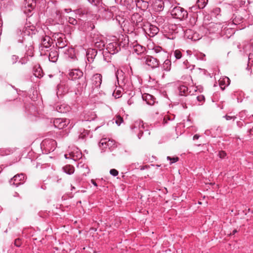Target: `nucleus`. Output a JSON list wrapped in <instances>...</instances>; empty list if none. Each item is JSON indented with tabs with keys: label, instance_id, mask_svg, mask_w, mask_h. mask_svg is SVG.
Returning a JSON list of instances; mask_svg holds the SVG:
<instances>
[{
	"label": "nucleus",
	"instance_id": "nucleus-1",
	"mask_svg": "<svg viewBox=\"0 0 253 253\" xmlns=\"http://www.w3.org/2000/svg\"><path fill=\"white\" fill-rule=\"evenodd\" d=\"M118 42V45L120 46L119 49L116 47V43H111L108 44L107 49L110 50L108 51L111 54H114L118 52L121 47L125 48L126 46H127L128 44V38L126 36H124L122 35L119 37Z\"/></svg>",
	"mask_w": 253,
	"mask_h": 253
},
{
	"label": "nucleus",
	"instance_id": "nucleus-2",
	"mask_svg": "<svg viewBox=\"0 0 253 253\" xmlns=\"http://www.w3.org/2000/svg\"><path fill=\"white\" fill-rule=\"evenodd\" d=\"M172 17L180 20L187 18L188 12L183 8L180 6L174 7L170 11Z\"/></svg>",
	"mask_w": 253,
	"mask_h": 253
},
{
	"label": "nucleus",
	"instance_id": "nucleus-3",
	"mask_svg": "<svg viewBox=\"0 0 253 253\" xmlns=\"http://www.w3.org/2000/svg\"><path fill=\"white\" fill-rule=\"evenodd\" d=\"M142 29L144 32L150 37H154L159 31V29L156 26L153 25L147 22H145Z\"/></svg>",
	"mask_w": 253,
	"mask_h": 253
},
{
	"label": "nucleus",
	"instance_id": "nucleus-4",
	"mask_svg": "<svg viewBox=\"0 0 253 253\" xmlns=\"http://www.w3.org/2000/svg\"><path fill=\"white\" fill-rule=\"evenodd\" d=\"M145 126L144 123L141 120L136 121L133 126L131 127V129L136 133H138L137 137L139 139H140L143 133V129H144Z\"/></svg>",
	"mask_w": 253,
	"mask_h": 253
},
{
	"label": "nucleus",
	"instance_id": "nucleus-5",
	"mask_svg": "<svg viewBox=\"0 0 253 253\" xmlns=\"http://www.w3.org/2000/svg\"><path fill=\"white\" fill-rule=\"evenodd\" d=\"M99 146H102L104 148H108L110 151H112L117 147V145L114 140L105 138L101 139L99 142Z\"/></svg>",
	"mask_w": 253,
	"mask_h": 253
},
{
	"label": "nucleus",
	"instance_id": "nucleus-6",
	"mask_svg": "<svg viewBox=\"0 0 253 253\" xmlns=\"http://www.w3.org/2000/svg\"><path fill=\"white\" fill-rule=\"evenodd\" d=\"M132 22L137 28H143L145 22H143V18L141 15L138 13H134L131 18Z\"/></svg>",
	"mask_w": 253,
	"mask_h": 253
},
{
	"label": "nucleus",
	"instance_id": "nucleus-7",
	"mask_svg": "<svg viewBox=\"0 0 253 253\" xmlns=\"http://www.w3.org/2000/svg\"><path fill=\"white\" fill-rule=\"evenodd\" d=\"M141 59L146 65L153 68L157 67L159 65V60L156 58H154L151 56H145L142 57Z\"/></svg>",
	"mask_w": 253,
	"mask_h": 253
},
{
	"label": "nucleus",
	"instance_id": "nucleus-8",
	"mask_svg": "<svg viewBox=\"0 0 253 253\" xmlns=\"http://www.w3.org/2000/svg\"><path fill=\"white\" fill-rule=\"evenodd\" d=\"M25 175L24 173L17 174L12 178L9 182L11 185L18 186L24 182Z\"/></svg>",
	"mask_w": 253,
	"mask_h": 253
},
{
	"label": "nucleus",
	"instance_id": "nucleus-9",
	"mask_svg": "<svg viewBox=\"0 0 253 253\" xmlns=\"http://www.w3.org/2000/svg\"><path fill=\"white\" fill-rule=\"evenodd\" d=\"M69 124V120L67 119L57 118L53 121L54 126L60 129L65 128Z\"/></svg>",
	"mask_w": 253,
	"mask_h": 253
},
{
	"label": "nucleus",
	"instance_id": "nucleus-10",
	"mask_svg": "<svg viewBox=\"0 0 253 253\" xmlns=\"http://www.w3.org/2000/svg\"><path fill=\"white\" fill-rule=\"evenodd\" d=\"M56 143L54 140L45 139L42 142V147H43L49 152L53 151L55 148Z\"/></svg>",
	"mask_w": 253,
	"mask_h": 253
},
{
	"label": "nucleus",
	"instance_id": "nucleus-11",
	"mask_svg": "<svg viewBox=\"0 0 253 253\" xmlns=\"http://www.w3.org/2000/svg\"><path fill=\"white\" fill-rule=\"evenodd\" d=\"M184 37L192 41H196L201 39V36L191 29H187L185 31Z\"/></svg>",
	"mask_w": 253,
	"mask_h": 253
},
{
	"label": "nucleus",
	"instance_id": "nucleus-12",
	"mask_svg": "<svg viewBox=\"0 0 253 253\" xmlns=\"http://www.w3.org/2000/svg\"><path fill=\"white\" fill-rule=\"evenodd\" d=\"M91 82L93 89H98L100 87L102 83V75L100 74H94L92 77Z\"/></svg>",
	"mask_w": 253,
	"mask_h": 253
},
{
	"label": "nucleus",
	"instance_id": "nucleus-13",
	"mask_svg": "<svg viewBox=\"0 0 253 253\" xmlns=\"http://www.w3.org/2000/svg\"><path fill=\"white\" fill-rule=\"evenodd\" d=\"M221 132V128L220 126H213L210 129H207L205 133L207 135H211L213 137H215L219 135Z\"/></svg>",
	"mask_w": 253,
	"mask_h": 253
},
{
	"label": "nucleus",
	"instance_id": "nucleus-14",
	"mask_svg": "<svg viewBox=\"0 0 253 253\" xmlns=\"http://www.w3.org/2000/svg\"><path fill=\"white\" fill-rule=\"evenodd\" d=\"M69 76L73 80L80 79L83 76V72L79 69H72L70 71Z\"/></svg>",
	"mask_w": 253,
	"mask_h": 253
},
{
	"label": "nucleus",
	"instance_id": "nucleus-15",
	"mask_svg": "<svg viewBox=\"0 0 253 253\" xmlns=\"http://www.w3.org/2000/svg\"><path fill=\"white\" fill-rule=\"evenodd\" d=\"M124 73L122 71L117 70L116 72V76L119 86L124 88L126 86L125 79L123 76Z\"/></svg>",
	"mask_w": 253,
	"mask_h": 253
},
{
	"label": "nucleus",
	"instance_id": "nucleus-16",
	"mask_svg": "<svg viewBox=\"0 0 253 253\" xmlns=\"http://www.w3.org/2000/svg\"><path fill=\"white\" fill-rule=\"evenodd\" d=\"M55 109L59 113H66L70 110L71 108L66 103H60L56 105Z\"/></svg>",
	"mask_w": 253,
	"mask_h": 253
},
{
	"label": "nucleus",
	"instance_id": "nucleus-17",
	"mask_svg": "<svg viewBox=\"0 0 253 253\" xmlns=\"http://www.w3.org/2000/svg\"><path fill=\"white\" fill-rule=\"evenodd\" d=\"M116 10L117 8L115 6H112L109 9L108 8L107 10L105 9L103 13V16L107 20L110 19L114 16V13Z\"/></svg>",
	"mask_w": 253,
	"mask_h": 253
},
{
	"label": "nucleus",
	"instance_id": "nucleus-18",
	"mask_svg": "<svg viewBox=\"0 0 253 253\" xmlns=\"http://www.w3.org/2000/svg\"><path fill=\"white\" fill-rule=\"evenodd\" d=\"M97 50L95 49H89L86 52V58L89 63L93 61V59L97 55Z\"/></svg>",
	"mask_w": 253,
	"mask_h": 253
},
{
	"label": "nucleus",
	"instance_id": "nucleus-19",
	"mask_svg": "<svg viewBox=\"0 0 253 253\" xmlns=\"http://www.w3.org/2000/svg\"><path fill=\"white\" fill-rule=\"evenodd\" d=\"M142 97L145 100L147 104L152 105L155 102V98L151 94L144 93L142 95Z\"/></svg>",
	"mask_w": 253,
	"mask_h": 253
},
{
	"label": "nucleus",
	"instance_id": "nucleus-20",
	"mask_svg": "<svg viewBox=\"0 0 253 253\" xmlns=\"http://www.w3.org/2000/svg\"><path fill=\"white\" fill-rule=\"evenodd\" d=\"M121 2L129 10L133 9L136 5L135 0H121Z\"/></svg>",
	"mask_w": 253,
	"mask_h": 253
},
{
	"label": "nucleus",
	"instance_id": "nucleus-21",
	"mask_svg": "<svg viewBox=\"0 0 253 253\" xmlns=\"http://www.w3.org/2000/svg\"><path fill=\"white\" fill-rule=\"evenodd\" d=\"M50 38L49 36H45L42 39L41 46L42 48H48L50 46Z\"/></svg>",
	"mask_w": 253,
	"mask_h": 253
},
{
	"label": "nucleus",
	"instance_id": "nucleus-22",
	"mask_svg": "<svg viewBox=\"0 0 253 253\" xmlns=\"http://www.w3.org/2000/svg\"><path fill=\"white\" fill-rule=\"evenodd\" d=\"M135 6L140 8L143 10H146L149 6L148 2L143 0H135Z\"/></svg>",
	"mask_w": 253,
	"mask_h": 253
},
{
	"label": "nucleus",
	"instance_id": "nucleus-23",
	"mask_svg": "<svg viewBox=\"0 0 253 253\" xmlns=\"http://www.w3.org/2000/svg\"><path fill=\"white\" fill-rule=\"evenodd\" d=\"M77 88V91L79 92H82L87 86V82L85 78L82 79L78 83Z\"/></svg>",
	"mask_w": 253,
	"mask_h": 253
},
{
	"label": "nucleus",
	"instance_id": "nucleus-24",
	"mask_svg": "<svg viewBox=\"0 0 253 253\" xmlns=\"http://www.w3.org/2000/svg\"><path fill=\"white\" fill-rule=\"evenodd\" d=\"M230 82V79L227 77L221 78L219 80V86L222 90H224L226 86L229 85Z\"/></svg>",
	"mask_w": 253,
	"mask_h": 253
},
{
	"label": "nucleus",
	"instance_id": "nucleus-25",
	"mask_svg": "<svg viewBox=\"0 0 253 253\" xmlns=\"http://www.w3.org/2000/svg\"><path fill=\"white\" fill-rule=\"evenodd\" d=\"M58 58V52L53 49L51 50L48 55L49 60L52 62H55Z\"/></svg>",
	"mask_w": 253,
	"mask_h": 253
},
{
	"label": "nucleus",
	"instance_id": "nucleus-26",
	"mask_svg": "<svg viewBox=\"0 0 253 253\" xmlns=\"http://www.w3.org/2000/svg\"><path fill=\"white\" fill-rule=\"evenodd\" d=\"M133 52L137 55H140L143 53L145 51V48L138 44L133 45Z\"/></svg>",
	"mask_w": 253,
	"mask_h": 253
},
{
	"label": "nucleus",
	"instance_id": "nucleus-27",
	"mask_svg": "<svg viewBox=\"0 0 253 253\" xmlns=\"http://www.w3.org/2000/svg\"><path fill=\"white\" fill-rule=\"evenodd\" d=\"M65 54L68 56L72 60L76 58L75 54V51L73 48L67 47L64 51Z\"/></svg>",
	"mask_w": 253,
	"mask_h": 253
},
{
	"label": "nucleus",
	"instance_id": "nucleus-28",
	"mask_svg": "<svg viewBox=\"0 0 253 253\" xmlns=\"http://www.w3.org/2000/svg\"><path fill=\"white\" fill-rule=\"evenodd\" d=\"M62 169L64 172L68 174H72L75 171L74 167L70 165H67L62 168Z\"/></svg>",
	"mask_w": 253,
	"mask_h": 253
},
{
	"label": "nucleus",
	"instance_id": "nucleus-29",
	"mask_svg": "<svg viewBox=\"0 0 253 253\" xmlns=\"http://www.w3.org/2000/svg\"><path fill=\"white\" fill-rule=\"evenodd\" d=\"M153 7L157 11H161L164 9V3L161 0L156 1L154 4Z\"/></svg>",
	"mask_w": 253,
	"mask_h": 253
},
{
	"label": "nucleus",
	"instance_id": "nucleus-30",
	"mask_svg": "<svg viewBox=\"0 0 253 253\" xmlns=\"http://www.w3.org/2000/svg\"><path fill=\"white\" fill-rule=\"evenodd\" d=\"M36 1L35 0H25V7L28 8V11H31V9H33L35 6Z\"/></svg>",
	"mask_w": 253,
	"mask_h": 253
},
{
	"label": "nucleus",
	"instance_id": "nucleus-31",
	"mask_svg": "<svg viewBox=\"0 0 253 253\" xmlns=\"http://www.w3.org/2000/svg\"><path fill=\"white\" fill-rule=\"evenodd\" d=\"M233 20L232 21V22L229 24L231 25H237L238 24H240L243 22V18L241 16H237L236 14H234L233 16Z\"/></svg>",
	"mask_w": 253,
	"mask_h": 253
},
{
	"label": "nucleus",
	"instance_id": "nucleus-32",
	"mask_svg": "<svg viewBox=\"0 0 253 253\" xmlns=\"http://www.w3.org/2000/svg\"><path fill=\"white\" fill-rule=\"evenodd\" d=\"M188 87L184 85H180L178 87L179 94L181 96H187L188 95Z\"/></svg>",
	"mask_w": 253,
	"mask_h": 253
},
{
	"label": "nucleus",
	"instance_id": "nucleus-33",
	"mask_svg": "<svg viewBox=\"0 0 253 253\" xmlns=\"http://www.w3.org/2000/svg\"><path fill=\"white\" fill-rule=\"evenodd\" d=\"M171 61L169 59H166L163 64L162 68L166 71H169L171 69Z\"/></svg>",
	"mask_w": 253,
	"mask_h": 253
},
{
	"label": "nucleus",
	"instance_id": "nucleus-34",
	"mask_svg": "<svg viewBox=\"0 0 253 253\" xmlns=\"http://www.w3.org/2000/svg\"><path fill=\"white\" fill-rule=\"evenodd\" d=\"M183 67L185 69H188L190 71H192L195 67V65L190 64L187 60L183 62Z\"/></svg>",
	"mask_w": 253,
	"mask_h": 253
},
{
	"label": "nucleus",
	"instance_id": "nucleus-35",
	"mask_svg": "<svg viewBox=\"0 0 253 253\" xmlns=\"http://www.w3.org/2000/svg\"><path fill=\"white\" fill-rule=\"evenodd\" d=\"M208 1V0H197V5L199 9H203L206 6Z\"/></svg>",
	"mask_w": 253,
	"mask_h": 253
},
{
	"label": "nucleus",
	"instance_id": "nucleus-36",
	"mask_svg": "<svg viewBox=\"0 0 253 253\" xmlns=\"http://www.w3.org/2000/svg\"><path fill=\"white\" fill-rule=\"evenodd\" d=\"M67 43L66 42H64L62 39H58L56 42V46L58 48H63L66 47Z\"/></svg>",
	"mask_w": 253,
	"mask_h": 253
},
{
	"label": "nucleus",
	"instance_id": "nucleus-37",
	"mask_svg": "<svg viewBox=\"0 0 253 253\" xmlns=\"http://www.w3.org/2000/svg\"><path fill=\"white\" fill-rule=\"evenodd\" d=\"M244 49L246 52L253 51V40H251L248 44L245 45Z\"/></svg>",
	"mask_w": 253,
	"mask_h": 253
},
{
	"label": "nucleus",
	"instance_id": "nucleus-38",
	"mask_svg": "<svg viewBox=\"0 0 253 253\" xmlns=\"http://www.w3.org/2000/svg\"><path fill=\"white\" fill-rule=\"evenodd\" d=\"M72 157L73 159L74 160L80 159L82 158V153L79 151L77 150L76 153H74V152H73Z\"/></svg>",
	"mask_w": 253,
	"mask_h": 253
},
{
	"label": "nucleus",
	"instance_id": "nucleus-39",
	"mask_svg": "<svg viewBox=\"0 0 253 253\" xmlns=\"http://www.w3.org/2000/svg\"><path fill=\"white\" fill-rule=\"evenodd\" d=\"M173 55L176 59H179L182 57V53L179 50H175L174 51Z\"/></svg>",
	"mask_w": 253,
	"mask_h": 253
},
{
	"label": "nucleus",
	"instance_id": "nucleus-40",
	"mask_svg": "<svg viewBox=\"0 0 253 253\" xmlns=\"http://www.w3.org/2000/svg\"><path fill=\"white\" fill-rule=\"evenodd\" d=\"M34 75L36 77L39 78H40L42 77V72L41 68H39V69H37V70L35 71V72L34 73Z\"/></svg>",
	"mask_w": 253,
	"mask_h": 253
},
{
	"label": "nucleus",
	"instance_id": "nucleus-41",
	"mask_svg": "<svg viewBox=\"0 0 253 253\" xmlns=\"http://www.w3.org/2000/svg\"><path fill=\"white\" fill-rule=\"evenodd\" d=\"M167 160H169L170 161V164H172L178 161V158L177 157L171 158L169 156H168L167 158Z\"/></svg>",
	"mask_w": 253,
	"mask_h": 253
},
{
	"label": "nucleus",
	"instance_id": "nucleus-42",
	"mask_svg": "<svg viewBox=\"0 0 253 253\" xmlns=\"http://www.w3.org/2000/svg\"><path fill=\"white\" fill-rule=\"evenodd\" d=\"M123 122V119L120 116H117L115 119V122L117 125L120 126Z\"/></svg>",
	"mask_w": 253,
	"mask_h": 253
},
{
	"label": "nucleus",
	"instance_id": "nucleus-43",
	"mask_svg": "<svg viewBox=\"0 0 253 253\" xmlns=\"http://www.w3.org/2000/svg\"><path fill=\"white\" fill-rule=\"evenodd\" d=\"M68 22L70 24L73 25H76L78 23L77 20L76 19L72 17H69Z\"/></svg>",
	"mask_w": 253,
	"mask_h": 253
},
{
	"label": "nucleus",
	"instance_id": "nucleus-44",
	"mask_svg": "<svg viewBox=\"0 0 253 253\" xmlns=\"http://www.w3.org/2000/svg\"><path fill=\"white\" fill-rule=\"evenodd\" d=\"M18 59H19V57L18 56L13 55L11 56V61L12 63L13 64H15V63H16L17 62V61L18 60Z\"/></svg>",
	"mask_w": 253,
	"mask_h": 253
},
{
	"label": "nucleus",
	"instance_id": "nucleus-45",
	"mask_svg": "<svg viewBox=\"0 0 253 253\" xmlns=\"http://www.w3.org/2000/svg\"><path fill=\"white\" fill-rule=\"evenodd\" d=\"M162 48L160 46L155 47L152 49L153 51L156 53H160L162 51Z\"/></svg>",
	"mask_w": 253,
	"mask_h": 253
},
{
	"label": "nucleus",
	"instance_id": "nucleus-46",
	"mask_svg": "<svg viewBox=\"0 0 253 253\" xmlns=\"http://www.w3.org/2000/svg\"><path fill=\"white\" fill-rule=\"evenodd\" d=\"M95 46L102 49L104 46V43L102 42H96L95 43Z\"/></svg>",
	"mask_w": 253,
	"mask_h": 253
},
{
	"label": "nucleus",
	"instance_id": "nucleus-47",
	"mask_svg": "<svg viewBox=\"0 0 253 253\" xmlns=\"http://www.w3.org/2000/svg\"><path fill=\"white\" fill-rule=\"evenodd\" d=\"M110 173L114 176H116L117 175H118L119 172L118 171V170H117L116 169H111L110 170Z\"/></svg>",
	"mask_w": 253,
	"mask_h": 253
},
{
	"label": "nucleus",
	"instance_id": "nucleus-48",
	"mask_svg": "<svg viewBox=\"0 0 253 253\" xmlns=\"http://www.w3.org/2000/svg\"><path fill=\"white\" fill-rule=\"evenodd\" d=\"M193 98L196 99L199 102H202L203 101L204 99H205V97L203 95H199V96H193Z\"/></svg>",
	"mask_w": 253,
	"mask_h": 253
},
{
	"label": "nucleus",
	"instance_id": "nucleus-49",
	"mask_svg": "<svg viewBox=\"0 0 253 253\" xmlns=\"http://www.w3.org/2000/svg\"><path fill=\"white\" fill-rule=\"evenodd\" d=\"M87 0L93 5H97L100 2V0Z\"/></svg>",
	"mask_w": 253,
	"mask_h": 253
},
{
	"label": "nucleus",
	"instance_id": "nucleus-50",
	"mask_svg": "<svg viewBox=\"0 0 253 253\" xmlns=\"http://www.w3.org/2000/svg\"><path fill=\"white\" fill-rule=\"evenodd\" d=\"M226 156V153L223 151H219L218 153V156L221 159L224 158Z\"/></svg>",
	"mask_w": 253,
	"mask_h": 253
},
{
	"label": "nucleus",
	"instance_id": "nucleus-51",
	"mask_svg": "<svg viewBox=\"0 0 253 253\" xmlns=\"http://www.w3.org/2000/svg\"><path fill=\"white\" fill-rule=\"evenodd\" d=\"M91 117L90 118H87L85 117V119L86 121H91L92 120H93L95 118V115L94 113H91Z\"/></svg>",
	"mask_w": 253,
	"mask_h": 253
},
{
	"label": "nucleus",
	"instance_id": "nucleus-52",
	"mask_svg": "<svg viewBox=\"0 0 253 253\" xmlns=\"http://www.w3.org/2000/svg\"><path fill=\"white\" fill-rule=\"evenodd\" d=\"M205 56V55L202 53H200L197 55V58L201 59V60H204V57Z\"/></svg>",
	"mask_w": 253,
	"mask_h": 253
},
{
	"label": "nucleus",
	"instance_id": "nucleus-53",
	"mask_svg": "<svg viewBox=\"0 0 253 253\" xmlns=\"http://www.w3.org/2000/svg\"><path fill=\"white\" fill-rule=\"evenodd\" d=\"M15 245L17 247H20V240L19 239H17L15 241Z\"/></svg>",
	"mask_w": 253,
	"mask_h": 253
},
{
	"label": "nucleus",
	"instance_id": "nucleus-54",
	"mask_svg": "<svg viewBox=\"0 0 253 253\" xmlns=\"http://www.w3.org/2000/svg\"><path fill=\"white\" fill-rule=\"evenodd\" d=\"M224 118H225L226 120H230L232 119V118L235 119L236 117H231L230 116L225 115L224 116Z\"/></svg>",
	"mask_w": 253,
	"mask_h": 253
},
{
	"label": "nucleus",
	"instance_id": "nucleus-55",
	"mask_svg": "<svg viewBox=\"0 0 253 253\" xmlns=\"http://www.w3.org/2000/svg\"><path fill=\"white\" fill-rule=\"evenodd\" d=\"M200 136L199 134H196L193 136V140H197L199 138Z\"/></svg>",
	"mask_w": 253,
	"mask_h": 253
},
{
	"label": "nucleus",
	"instance_id": "nucleus-56",
	"mask_svg": "<svg viewBox=\"0 0 253 253\" xmlns=\"http://www.w3.org/2000/svg\"><path fill=\"white\" fill-rule=\"evenodd\" d=\"M217 27H220V24H211L210 27H214V28H216Z\"/></svg>",
	"mask_w": 253,
	"mask_h": 253
},
{
	"label": "nucleus",
	"instance_id": "nucleus-57",
	"mask_svg": "<svg viewBox=\"0 0 253 253\" xmlns=\"http://www.w3.org/2000/svg\"><path fill=\"white\" fill-rule=\"evenodd\" d=\"M147 168H148L147 166H140V169L141 170H144L145 169H147Z\"/></svg>",
	"mask_w": 253,
	"mask_h": 253
},
{
	"label": "nucleus",
	"instance_id": "nucleus-58",
	"mask_svg": "<svg viewBox=\"0 0 253 253\" xmlns=\"http://www.w3.org/2000/svg\"><path fill=\"white\" fill-rule=\"evenodd\" d=\"M91 182L92 184L93 185H94L95 186H97V183L95 182V181L94 180L92 179V180H91Z\"/></svg>",
	"mask_w": 253,
	"mask_h": 253
},
{
	"label": "nucleus",
	"instance_id": "nucleus-59",
	"mask_svg": "<svg viewBox=\"0 0 253 253\" xmlns=\"http://www.w3.org/2000/svg\"><path fill=\"white\" fill-rule=\"evenodd\" d=\"M64 11L67 12V13H69L71 11V9L70 8H66L64 9Z\"/></svg>",
	"mask_w": 253,
	"mask_h": 253
},
{
	"label": "nucleus",
	"instance_id": "nucleus-60",
	"mask_svg": "<svg viewBox=\"0 0 253 253\" xmlns=\"http://www.w3.org/2000/svg\"><path fill=\"white\" fill-rule=\"evenodd\" d=\"M19 63H20L21 64H24L25 63V62L23 61V60L22 59H21V60H19Z\"/></svg>",
	"mask_w": 253,
	"mask_h": 253
},
{
	"label": "nucleus",
	"instance_id": "nucleus-61",
	"mask_svg": "<svg viewBox=\"0 0 253 253\" xmlns=\"http://www.w3.org/2000/svg\"><path fill=\"white\" fill-rule=\"evenodd\" d=\"M220 10V8H216L215 9V11L216 12H218V11H219Z\"/></svg>",
	"mask_w": 253,
	"mask_h": 253
},
{
	"label": "nucleus",
	"instance_id": "nucleus-62",
	"mask_svg": "<svg viewBox=\"0 0 253 253\" xmlns=\"http://www.w3.org/2000/svg\"><path fill=\"white\" fill-rule=\"evenodd\" d=\"M237 232V230H234L233 231V234H234L235 233Z\"/></svg>",
	"mask_w": 253,
	"mask_h": 253
},
{
	"label": "nucleus",
	"instance_id": "nucleus-63",
	"mask_svg": "<svg viewBox=\"0 0 253 253\" xmlns=\"http://www.w3.org/2000/svg\"><path fill=\"white\" fill-rule=\"evenodd\" d=\"M187 52L188 54H190L191 51L188 50L187 51Z\"/></svg>",
	"mask_w": 253,
	"mask_h": 253
},
{
	"label": "nucleus",
	"instance_id": "nucleus-64",
	"mask_svg": "<svg viewBox=\"0 0 253 253\" xmlns=\"http://www.w3.org/2000/svg\"><path fill=\"white\" fill-rule=\"evenodd\" d=\"M193 8L196 9V8L195 6H193V7H191V9H192Z\"/></svg>",
	"mask_w": 253,
	"mask_h": 253
}]
</instances>
